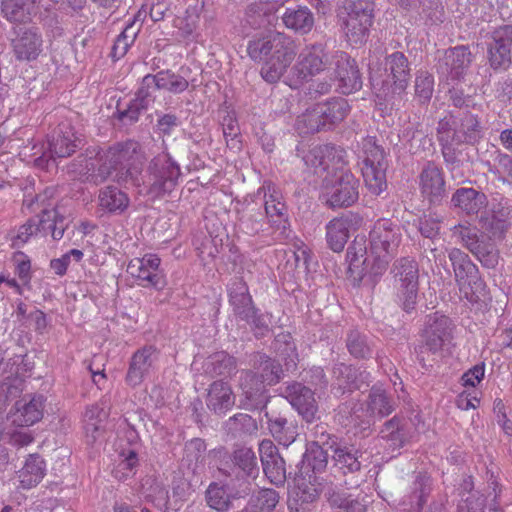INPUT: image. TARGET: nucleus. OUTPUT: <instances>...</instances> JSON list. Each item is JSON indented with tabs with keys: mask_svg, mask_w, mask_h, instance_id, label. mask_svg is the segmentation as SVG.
Returning a JSON list of instances; mask_svg holds the SVG:
<instances>
[{
	"mask_svg": "<svg viewBox=\"0 0 512 512\" xmlns=\"http://www.w3.org/2000/svg\"><path fill=\"white\" fill-rule=\"evenodd\" d=\"M228 300L235 314L243 319L254 315L255 308L249 287L243 278H236L228 288Z\"/></svg>",
	"mask_w": 512,
	"mask_h": 512,
	"instance_id": "nucleus-28",
	"label": "nucleus"
},
{
	"mask_svg": "<svg viewBox=\"0 0 512 512\" xmlns=\"http://www.w3.org/2000/svg\"><path fill=\"white\" fill-rule=\"evenodd\" d=\"M419 185L423 197V211L441 203L445 194V180L441 170L434 163H428L423 168Z\"/></svg>",
	"mask_w": 512,
	"mask_h": 512,
	"instance_id": "nucleus-19",
	"label": "nucleus"
},
{
	"mask_svg": "<svg viewBox=\"0 0 512 512\" xmlns=\"http://www.w3.org/2000/svg\"><path fill=\"white\" fill-rule=\"evenodd\" d=\"M479 224L483 232L491 239H501L508 229V221L503 212H492L481 215Z\"/></svg>",
	"mask_w": 512,
	"mask_h": 512,
	"instance_id": "nucleus-44",
	"label": "nucleus"
},
{
	"mask_svg": "<svg viewBox=\"0 0 512 512\" xmlns=\"http://www.w3.org/2000/svg\"><path fill=\"white\" fill-rule=\"evenodd\" d=\"M369 71L372 90L379 101H387L394 95L401 94L410 79L407 58L400 52L388 56L384 68L370 64Z\"/></svg>",
	"mask_w": 512,
	"mask_h": 512,
	"instance_id": "nucleus-5",
	"label": "nucleus"
},
{
	"mask_svg": "<svg viewBox=\"0 0 512 512\" xmlns=\"http://www.w3.org/2000/svg\"><path fill=\"white\" fill-rule=\"evenodd\" d=\"M263 472L268 480L275 485H282L286 480L285 461L282 457L262 463Z\"/></svg>",
	"mask_w": 512,
	"mask_h": 512,
	"instance_id": "nucleus-51",
	"label": "nucleus"
},
{
	"mask_svg": "<svg viewBox=\"0 0 512 512\" xmlns=\"http://www.w3.org/2000/svg\"><path fill=\"white\" fill-rule=\"evenodd\" d=\"M454 135L458 142L474 144L482 137V127L478 117L470 111H459L455 116Z\"/></svg>",
	"mask_w": 512,
	"mask_h": 512,
	"instance_id": "nucleus-32",
	"label": "nucleus"
},
{
	"mask_svg": "<svg viewBox=\"0 0 512 512\" xmlns=\"http://www.w3.org/2000/svg\"><path fill=\"white\" fill-rule=\"evenodd\" d=\"M260 374L247 372L241 383L246 398L256 401L262 396L265 387L277 384L283 376V368L278 360L265 357L259 366Z\"/></svg>",
	"mask_w": 512,
	"mask_h": 512,
	"instance_id": "nucleus-12",
	"label": "nucleus"
},
{
	"mask_svg": "<svg viewBox=\"0 0 512 512\" xmlns=\"http://www.w3.org/2000/svg\"><path fill=\"white\" fill-rule=\"evenodd\" d=\"M278 355L284 361L286 371L295 370L297 367L298 354L296 345L293 341H285V348L281 350L277 347Z\"/></svg>",
	"mask_w": 512,
	"mask_h": 512,
	"instance_id": "nucleus-55",
	"label": "nucleus"
},
{
	"mask_svg": "<svg viewBox=\"0 0 512 512\" xmlns=\"http://www.w3.org/2000/svg\"><path fill=\"white\" fill-rule=\"evenodd\" d=\"M399 244V233L387 219L378 220L370 232V249L365 241L355 238L347 250L348 274L359 285L369 277L372 282L382 276L395 255Z\"/></svg>",
	"mask_w": 512,
	"mask_h": 512,
	"instance_id": "nucleus-1",
	"label": "nucleus"
},
{
	"mask_svg": "<svg viewBox=\"0 0 512 512\" xmlns=\"http://www.w3.org/2000/svg\"><path fill=\"white\" fill-rule=\"evenodd\" d=\"M362 176L366 188L374 195L387 189L386 170L388 167L384 150L371 137L362 143Z\"/></svg>",
	"mask_w": 512,
	"mask_h": 512,
	"instance_id": "nucleus-7",
	"label": "nucleus"
},
{
	"mask_svg": "<svg viewBox=\"0 0 512 512\" xmlns=\"http://www.w3.org/2000/svg\"><path fill=\"white\" fill-rule=\"evenodd\" d=\"M495 96L501 102H512V78L498 82Z\"/></svg>",
	"mask_w": 512,
	"mask_h": 512,
	"instance_id": "nucleus-63",
	"label": "nucleus"
},
{
	"mask_svg": "<svg viewBox=\"0 0 512 512\" xmlns=\"http://www.w3.org/2000/svg\"><path fill=\"white\" fill-rule=\"evenodd\" d=\"M454 235H458L465 247L474 254L486 267H494L498 263V251L492 239L477 234L476 228L458 225L454 227Z\"/></svg>",
	"mask_w": 512,
	"mask_h": 512,
	"instance_id": "nucleus-13",
	"label": "nucleus"
},
{
	"mask_svg": "<svg viewBox=\"0 0 512 512\" xmlns=\"http://www.w3.org/2000/svg\"><path fill=\"white\" fill-rule=\"evenodd\" d=\"M11 47L18 61H34L43 51L42 35L35 28L23 29L12 39Z\"/></svg>",
	"mask_w": 512,
	"mask_h": 512,
	"instance_id": "nucleus-23",
	"label": "nucleus"
},
{
	"mask_svg": "<svg viewBox=\"0 0 512 512\" xmlns=\"http://www.w3.org/2000/svg\"><path fill=\"white\" fill-rule=\"evenodd\" d=\"M494 163L499 172L505 173L512 178V157L510 155L497 152Z\"/></svg>",
	"mask_w": 512,
	"mask_h": 512,
	"instance_id": "nucleus-64",
	"label": "nucleus"
},
{
	"mask_svg": "<svg viewBox=\"0 0 512 512\" xmlns=\"http://www.w3.org/2000/svg\"><path fill=\"white\" fill-rule=\"evenodd\" d=\"M119 457L120 460L114 470L115 477L119 480H124L133 476L139 463L137 453L129 449L121 452Z\"/></svg>",
	"mask_w": 512,
	"mask_h": 512,
	"instance_id": "nucleus-48",
	"label": "nucleus"
},
{
	"mask_svg": "<svg viewBox=\"0 0 512 512\" xmlns=\"http://www.w3.org/2000/svg\"><path fill=\"white\" fill-rule=\"evenodd\" d=\"M85 162L86 173L95 183H101L114 172L120 180H130L140 187V173L145 161V153L139 142L125 140L110 145L105 151L87 149Z\"/></svg>",
	"mask_w": 512,
	"mask_h": 512,
	"instance_id": "nucleus-2",
	"label": "nucleus"
},
{
	"mask_svg": "<svg viewBox=\"0 0 512 512\" xmlns=\"http://www.w3.org/2000/svg\"><path fill=\"white\" fill-rule=\"evenodd\" d=\"M223 135L230 150L239 152L242 149L240 129L235 117L228 115L223 119Z\"/></svg>",
	"mask_w": 512,
	"mask_h": 512,
	"instance_id": "nucleus-49",
	"label": "nucleus"
},
{
	"mask_svg": "<svg viewBox=\"0 0 512 512\" xmlns=\"http://www.w3.org/2000/svg\"><path fill=\"white\" fill-rule=\"evenodd\" d=\"M206 501L209 507L217 511L228 509L230 503L226 490L216 483L209 485L206 491Z\"/></svg>",
	"mask_w": 512,
	"mask_h": 512,
	"instance_id": "nucleus-50",
	"label": "nucleus"
},
{
	"mask_svg": "<svg viewBox=\"0 0 512 512\" xmlns=\"http://www.w3.org/2000/svg\"><path fill=\"white\" fill-rule=\"evenodd\" d=\"M369 407L373 413H377L381 417L392 413L393 406L386 396L385 391L381 389H373L370 394Z\"/></svg>",
	"mask_w": 512,
	"mask_h": 512,
	"instance_id": "nucleus-52",
	"label": "nucleus"
},
{
	"mask_svg": "<svg viewBox=\"0 0 512 512\" xmlns=\"http://www.w3.org/2000/svg\"><path fill=\"white\" fill-rule=\"evenodd\" d=\"M454 325L449 317L439 312L426 316L422 338L425 347L431 352L439 351L443 345L452 339Z\"/></svg>",
	"mask_w": 512,
	"mask_h": 512,
	"instance_id": "nucleus-17",
	"label": "nucleus"
},
{
	"mask_svg": "<svg viewBox=\"0 0 512 512\" xmlns=\"http://www.w3.org/2000/svg\"><path fill=\"white\" fill-rule=\"evenodd\" d=\"M39 0H2L3 17L13 23H27L38 13Z\"/></svg>",
	"mask_w": 512,
	"mask_h": 512,
	"instance_id": "nucleus-31",
	"label": "nucleus"
},
{
	"mask_svg": "<svg viewBox=\"0 0 512 512\" xmlns=\"http://www.w3.org/2000/svg\"><path fill=\"white\" fill-rule=\"evenodd\" d=\"M207 407L217 414H226L235 404L231 386L222 380L214 381L208 390Z\"/></svg>",
	"mask_w": 512,
	"mask_h": 512,
	"instance_id": "nucleus-30",
	"label": "nucleus"
},
{
	"mask_svg": "<svg viewBox=\"0 0 512 512\" xmlns=\"http://www.w3.org/2000/svg\"><path fill=\"white\" fill-rule=\"evenodd\" d=\"M259 454L261 463L275 460L276 457H281L278 453L277 447L271 440L265 439L259 444Z\"/></svg>",
	"mask_w": 512,
	"mask_h": 512,
	"instance_id": "nucleus-60",
	"label": "nucleus"
},
{
	"mask_svg": "<svg viewBox=\"0 0 512 512\" xmlns=\"http://www.w3.org/2000/svg\"><path fill=\"white\" fill-rule=\"evenodd\" d=\"M12 261L19 279L24 283L29 282L31 279V260L29 256L22 251H17L13 254Z\"/></svg>",
	"mask_w": 512,
	"mask_h": 512,
	"instance_id": "nucleus-54",
	"label": "nucleus"
},
{
	"mask_svg": "<svg viewBox=\"0 0 512 512\" xmlns=\"http://www.w3.org/2000/svg\"><path fill=\"white\" fill-rule=\"evenodd\" d=\"M190 86L189 80L184 74L176 73L170 69H164L156 74H147L143 77L139 93L148 97L157 90L170 94H181Z\"/></svg>",
	"mask_w": 512,
	"mask_h": 512,
	"instance_id": "nucleus-16",
	"label": "nucleus"
},
{
	"mask_svg": "<svg viewBox=\"0 0 512 512\" xmlns=\"http://www.w3.org/2000/svg\"><path fill=\"white\" fill-rule=\"evenodd\" d=\"M488 44V61L494 70L506 69L511 64L512 25L495 29Z\"/></svg>",
	"mask_w": 512,
	"mask_h": 512,
	"instance_id": "nucleus-21",
	"label": "nucleus"
},
{
	"mask_svg": "<svg viewBox=\"0 0 512 512\" xmlns=\"http://www.w3.org/2000/svg\"><path fill=\"white\" fill-rule=\"evenodd\" d=\"M180 174L179 165L169 153L162 152L149 162L145 177L140 178V187L152 198H161L175 188Z\"/></svg>",
	"mask_w": 512,
	"mask_h": 512,
	"instance_id": "nucleus-6",
	"label": "nucleus"
},
{
	"mask_svg": "<svg viewBox=\"0 0 512 512\" xmlns=\"http://www.w3.org/2000/svg\"><path fill=\"white\" fill-rule=\"evenodd\" d=\"M485 373V364L480 363L469 369L462 376V381L464 386H472L475 387L476 383H479Z\"/></svg>",
	"mask_w": 512,
	"mask_h": 512,
	"instance_id": "nucleus-59",
	"label": "nucleus"
},
{
	"mask_svg": "<svg viewBox=\"0 0 512 512\" xmlns=\"http://www.w3.org/2000/svg\"><path fill=\"white\" fill-rule=\"evenodd\" d=\"M158 355V349L152 345H146L134 352L125 375L126 384L132 388L139 386L153 370Z\"/></svg>",
	"mask_w": 512,
	"mask_h": 512,
	"instance_id": "nucleus-20",
	"label": "nucleus"
},
{
	"mask_svg": "<svg viewBox=\"0 0 512 512\" xmlns=\"http://www.w3.org/2000/svg\"><path fill=\"white\" fill-rule=\"evenodd\" d=\"M330 68L333 71V80L336 90L349 95L362 88V77L354 58L348 53L337 51L331 55Z\"/></svg>",
	"mask_w": 512,
	"mask_h": 512,
	"instance_id": "nucleus-11",
	"label": "nucleus"
},
{
	"mask_svg": "<svg viewBox=\"0 0 512 512\" xmlns=\"http://www.w3.org/2000/svg\"><path fill=\"white\" fill-rule=\"evenodd\" d=\"M265 190V212L272 225L283 226L287 222L286 206L282 200V195L272 184L264 185Z\"/></svg>",
	"mask_w": 512,
	"mask_h": 512,
	"instance_id": "nucleus-35",
	"label": "nucleus"
},
{
	"mask_svg": "<svg viewBox=\"0 0 512 512\" xmlns=\"http://www.w3.org/2000/svg\"><path fill=\"white\" fill-rule=\"evenodd\" d=\"M287 421L284 418H278L271 421L269 424V430L273 437L282 445H289L294 441V433L288 431L286 427Z\"/></svg>",
	"mask_w": 512,
	"mask_h": 512,
	"instance_id": "nucleus-53",
	"label": "nucleus"
},
{
	"mask_svg": "<svg viewBox=\"0 0 512 512\" xmlns=\"http://www.w3.org/2000/svg\"><path fill=\"white\" fill-rule=\"evenodd\" d=\"M360 182L349 171H340L335 180L323 186L322 197L331 208H347L359 199Z\"/></svg>",
	"mask_w": 512,
	"mask_h": 512,
	"instance_id": "nucleus-10",
	"label": "nucleus"
},
{
	"mask_svg": "<svg viewBox=\"0 0 512 512\" xmlns=\"http://www.w3.org/2000/svg\"><path fill=\"white\" fill-rule=\"evenodd\" d=\"M141 485L146 501L152 503L159 510L177 509L184 500V492H180L179 487L175 488L173 495L170 496L164 485L152 476L145 477Z\"/></svg>",
	"mask_w": 512,
	"mask_h": 512,
	"instance_id": "nucleus-22",
	"label": "nucleus"
},
{
	"mask_svg": "<svg viewBox=\"0 0 512 512\" xmlns=\"http://www.w3.org/2000/svg\"><path fill=\"white\" fill-rule=\"evenodd\" d=\"M141 10L138 11L137 15L134 17V19L127 23L124 30L121 32V34L116 38L114 45L112 47L111 51V57L114 60H119L122 57L126 55L129 48L134 43L140 28L141 24L135 27V24L138 20H140L141 17Z\"/></svg>",
	"mask_w": 512,
	"mask_h": 512,
	"instance_id": "nucleus-37",
	"label": "nucleus"
},
{
	"mask_svg": "<svg viewBox=\"0 0 512 512\" xmlns=\"http://www.w3.org/2000/svg\"><path fill=\"white\" fill-rule=\"evenodd\" d=\"M426 217H428V219H425V221H422V220L420 221L418 230L421 232V234L424 237L431 239L438 233V229H439L438 215L430 209L428 215H426L424 213V218H426Z\"/></svg>",
	"mask_w": 512,
	"mask_h": 512,
	"instance_id": "nucleus-56",
	"label": "nucleus"
},
{
	"mask_svg": "<svg viewBox=\"0 0 512 512\" xmlns=\"http://www.w3.org/2000/svg\"><path fill=\"white\" fill-rule=\"evenodd\" d=\"M130 203L128 195L116 187L108 186L100 191L99 205L110 213L124 212Z\"/></svg>",
	"mask_w": 512,
	"mask_h": 512,
	"instance_id": "nucleus-38",
	"label": "nucleus"
},
{
	"mask_svg": "<svg viewBox=\"0 0 512 512\" xmlns=\"http://www.w3.org/2000/svg\"><path fill=\"white\" fill-rule=\"evenodd\" d=\"M450 100L454 107L463 111H468L469 108H474L475 103L471 96H465L464 93L457 89L449 91Z\"/></svg>",
	"mask_w": 512,
	"mask_h": 512,
	"instance_id": "nucleus-58",
	"label": "nucleus"
},
{
	"mask_svg": "<svg viewBox=\"0 0 512 512\" xmlns=\"http://www.w3.org/2000/svg\"><path fill=\"white\" fill-rule=\"evenodd\" d=\"M46 475V463L37 454H30L24 466L18 471V479L22 489H31L37 486Z\"/></svg>",
	"mask_w": 512,
	"mask_h": 512,
	"instance_id": "nucleus-34",
	"label": "nucleus"
},
{
	"mask_svg": "<svg viewBox=\"0 0 512 512\" xmlns=\"http://www.w3.org/2000/svg\"><path fill=\"white\" fill-rule=\"evenodd\" d=\"M330 61L331 56L326 53L323 45H306L299 52L286 83L289 87L296 89L305 81L325 71Z\"/></svg>",
	"mask_w": 512,
	"mask_h": 512,
	"instance_id": "nucleus-8",
	"label": "nucleus"
},
{
	"mask_svg": "<svg viewBox=\"0 0 512 512\" xmlns=\"http://www.w3.org/2000/svg\"><path fill=\"white\" fill-rule=\"evenodd\" d=\"M284 25L291 30L301 34L309 33L314 26L313 14L307 7L297 9H286L282 16Z\"/></svg>",
	"mask_w": 512,
	"mask_h": 512,
	"instance_id": "nucleus-36",
	"label": "nucleus"
},
{
	"mask_svg": "<svg viewBox=\"0 0 512 512\" xmlns=\"http://www.w3.org/2000/svg\"><path fill=\"white\" fill-rule=\"evenodd\" d=\"M296 41L280 32L255 37L247 44V54L254 62H262L261 77L268 83H277L296 59Z\"/></svg>",
	"mask_w": 512,
	"mask_h": 512,
	"instance_id": "nucleus-3",
	"label": "nucleus"
},
{
	"mask_svg": "<svg viewBox=\"0 0 512 512\" xmlns=\"http://www.w3.org/2000/svg\"><path fill=\"white\" fill-rule=\"evenodd\" d=\"M360 452L353 447H339L334 450L333 459L335 465L346 473L359 471L361 463L359 461Z\"/></svg>",
	"mask_w": 512,
	"mask_h": 512,
	"instance_id": "nucleus-45",
	"label": "nucleus"
},
{
	"mask_svg": "<svg viewBox=\"0 0 512 512\" xmlns=\"http://www.w3.org/2000/svg\"><path fill=\"white\" fill-rule=\"evenodd\" d=\"M106 418L107 413L99 404H93L86 408L84 413V430L90 442L96 441L102 434L101 424Z\"/></svg>",
	"mask_w": 512,
	"mask_h": 512,
	"instance_id": "nucleus-43",
	"label": "nucleus"
},
{
	"mask_svg": "<svg viewBox=\"0 0 512 512\" xmlns=\"http://www.w3.org/2000/svg\"><path fill=\"white\" fill-rule=\"evenodd\" d=\"M296 125L300 133H315L327 130L320 103L315 104L299 116Z\"/></svg>",
	"mask_w": 512,
	"mask_h": 512,
	"instance_id": "nucleus-42",
	"label": "nucleus"
},
{
	"mask_svg": "<svg viewBox=\"0 0 512 512\" xmlns=\"http://www.w3.org/2000/svg\"><path fill=\"white\" fill-rule=\"evenodd\" d=\"M457 512H484V499L471 495L459 503Z\"/></svg>",
	"mask_w": 512,
	"mask_h": 512,
	"instance_id": "nucleus-61",
	"label": "nucleus"
},
{
	"mask_svg": "<svg viewBox=\"0 0 512 512\" xmlns=\"http://www.w3.org/2000/svg\"><path fill=\"white\" fill-rule=\"evenodd\" d=\"M320 105L327 129L342 122L350 112V106L344 98H331Z\"/></svg>",
	"mask_w": 512,
	"mask_h": 512,
	"instance_id": "nucleus-39",
	"label": "nucleus"
},
{
	"mask_svg": "<svg viewBox=\"0 0 512 512\" xmlns=\"http://www.w3.org/2000/svg\"><path fill=\"white\" fill-rule=\"evenodd\" d=\"M286 393L291 405L298 413L306 421H313L318 408L312 390L300 383H293L287 387Z\"/></svg>",
	"mask_w": 512,
	"mask_h": 512,
	"instance_id": "nucleus-27",
	"label": "nucleus"
},
{
	"mask_svg": "<svg viewBox=\"0 0 512 512\" xmlns=\"http://www.w3.org/2000/svg\"><path fill=\"white\" fill-rule=\"evenodd\" d=\"M374 12V0H339L337 17L350 45H362L367 41L374 23Z\"/></svg>",
	"mask_w": 512,
	"mask_h": 512,
	"instance_id": "nucleus-4",
	"label": "nucleus"
},
{
	"mask_svg": "<svg viewBox=\"0 0 512 512\" xmlns=\"http://www.w3.org/2000/svg\"><path fill=\"white\" fill-rule=\"evenodd\" d=\"M43 411L44 398L35 395L29 400H18L10 413V419L14 426L30 427L42 419Z\"/></svg>",
	"mask_w": 512,
	"mask_h": 512,
	"instance_id": "nucleus-25",
	"label": "nucleus"
},
{
	"mask_svg": "<svg viewBox=\"0 0 512 512\" xmlns=\"http://www.w3.org/2000/svg\"><path fill=\"white\" fill-rule=\"evenodd\" d=\"M198 23L199 15L186 11L183 15L174 18L173 27L177 29V35L181 41L189 45L192 42H196L198 39Z\"/></svg>",
	"mask_w": 512,
	"mask_h": 512,
	"instance_id": "nucleus-40",
	"label": "nucleus"
},
{
	"mask_svg": "<svg viewBox=\"0 0 512 512\" xmlns=\"http://www.w3.org/2000/svg\"><path fill=\"white\" fill-rule=\"evenodd\" d=\"M347 347L351 355L356 358H364L369 353V348L366 346L362 337L356 332L349 334Z\"/></svg>",
	"mask_w": 512,
	"mask_h": 512,
	"instance_id": "nucleus-57",
	"label": "nucleus"
},
{
	"mask_svg": "<svg viewBox=\"0 0 512 512\" xmlns=\"http://www.w3.org/2000/svg\"><path fill=\"white\" fill-rule=\"evenodd\" d=\"M362 222V217L356 213H348L330 220L326 225V240L330 249L337 253L343 251L350 233L357 231Z\"/></svg>",
	"mask_w": 512,
	"mask_h": 512,
	"instance_id": "nucleus-18",
	"label": "nucleus"
},
{
	"mask_svg": "<svg viewBox=\"0 0 512 512\" xmlns=\"http://www.w3.org/2000/svg\"><path fill=\"white\" fill-rule=\"evenodd\" d=\"M160 264L161 259L158 255L148 253L143 257L131 259L127 265V273L144 287L151 286L162 290L167 282L165 276L160 273Z\"/></svg>",
	"mask_w": 512,
	"mask_h": 512,
	"instance_id": "nucleus-14",
	"label": "nucleus"
},
{
	"mask_svg": "<svg viewBox=\"0 0 512 512\" xmlns=\"http://www.w3.org/2000/svg\"><path fill=\"white\" fill-rule=\"evenodd\" d=\"M67 228L64 216L57 209L43 210L39 223L29 219L25 224L21 225L15 235L12 237L13 247H22L37 232H49L53 239L60 240Z\"/></svg>",
	"mask_w": 512,
	"mask_h": 512,
	"instance_id": "nucleus-9",
	"label": "nucleus"
},
{
	"mask_svg": "<svg viewBox=\"0 0 512 512\" xmlns=\"http://www.w3.org/2000/svg\"><path fill=\"white\" fill-rule=\"evenodd\" d=\"M395 277L399 292L404 299V309L410 312L414 310L416 303V268L413 260L400 259L395 265Z\"/></svg>",
	"mask_w": 512,
	"mask_h": 512,
	"instance_id": "nucleus-24",
	"label": "nucleus"
},
{
	"mask_svg": "<svg viewBox=\"0 0 512 512\" xmlns=\"http://www.w3.org/2000/svg\"><path fill=\"white\" fill-rule=\"evenodd\" d=\"M449 259L452 263L456 281L459 285L472 283L477 287L482 286V282L479 281L478 268L470 260L469 256L461 251L460 249L453 248L449 252Z\"/></svg>",
	"mask_w": 512,
	"mask_h": 512,
	"instance_id": "nucleus-29",
	"label": "nucleus"
},
{
	"mask_svg": "<svg viewBox=\"0 0 512 512\" xmlns=\"http://www.w3.org/2000/svg\"><path fill=\"white\" fill-rule=\"evenodd\" d=\"M473 54L469 46L459 45L448 48L444 53V62L453 79H460L473 62Z\"/></svg>",
	"mask_w": 512,
	"mask_h": 512,
	"instance_id": "nucleus-33",
	"label": "nucleus"
},
{
	"mask_svg": "<svg viewBox=\"0 0 512 512\" xmlns=\"http://www.w3.org/2000/svg\"><path fill=\"white\" fill-rule=\"evenodd\" d=\"M280 496L278 492L273 489H261L252 496L250 506L253 512H270L279 503Z\"/></svg>",
	"mask_w": 512,
	"mask_h": 512,
	"instance_id": "nucleus-47",
	"label": "nucleus"
},
{
	"mask_svg": "<svg viewBox=\"0 0 512 512\" xmlns=\"http://www.w3.org/2000/svg\"><path fill=\"white\" fill-rule=\"evenodd\" d=\"M232 461L248 476H254L259 471L257 457L251 448L245 446L237 448L233 452Z\"/></svg>",
	"mask_w": 512,
	"mask_h": 512,
	"instance_id": "nucleus-46",
	"label": "nucleus"
},
{
	"mask_svg": "<svg viewBox=\"0 0 512 512\" xmlns=\"http://www.w3.org/2000/svg\"><path fill=\"white\" fill-rule=\"evenodd\" d=\"M77 141L74 128L70 124H60L48 140L49 157L43 153L34 160V165L39 168H48L52 158L71 156L78 147Z\"/></svg>",
	"mask_w": 512,
	"mask_h": 512,
	"instance_id": "nucleus-15",
	"label": "nucleus"
},
{
	"mask_svg": "<svg viewBox=\"0 0 512 512\" xmlns=\"http://www.w3.org/2000/svg\"><path fill=\"white\" fill-rule=\"evenodd\" d=\"M488 204L487 196L474 188L461 187L451 197V205L458 213L477 215Z\"/></svg>",
	"mask_w": 512,
	"mask_h": 512,
	"instance_id": "nucleus-26",
	"label": "nucleus"
},
{
	"mask_svg": "<svg viewBox=\"0 0 512 512\" xmlns=\"http://www.w3.org/2000/svg\"><path fill=\"white\" fill-rule=\"evenodd\" d=\"M344 154L345 151L343 149L335 146H319L311 151V155L314 156L315 159H319L318 163L312 161V164L322 167L323 170L334 169L344 163Z\"/></svg>",
	"mask_w": 512,
	"mask_h": 512,
	"instance_id": "nucleus-41",
	"label": "nucleus"
},
{
	"mask_svg": "<svg viewBox=\"0 0 512 512\" xmlns=\"http://www.w3.org/2000/svg\"><path fill=\"white\" fill-rule=\"evenodd\" d=\"M418 508L425 502V497L428 496L432 490V480L427 473H420L418 475Z\"/></svg>",
	"mask_w": 512,
	"mask_h": 512,
	"instance_id": "nucleus-62",
	"label": "nucleus"
}]
</instances>
